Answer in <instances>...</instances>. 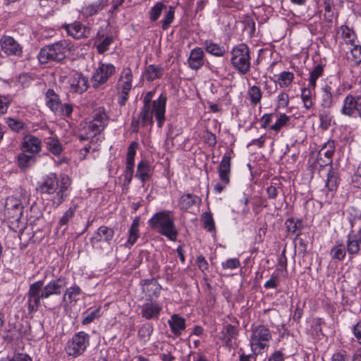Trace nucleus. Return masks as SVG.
Masks as SVG:
<instances>
[{
  "label": "nucleus",
  "mask_w": 361,
  "mask_h": 361,
  "mask_svg": "<svg viewBox=\"0 0 361 361\" xmlns=\"http://www.w3.org/2000/svg\"><path fill=\"white\" fill-rule=\"evenodd\" d=\"M221 334L222 341L227 346H230L232 339L235 338L238 334V329L235 326L228 324L224 326Z\"/></svg>",
  "instance_id": "nucleus-32"
},
{
  "label": "nucleus",
  "mask_w": 361,
  "mask_h": 361,
  "mask_svg": "<svg viewBox=\"0 0 361 361\" xmlns=\"http://www.w3.org/2000/svg\"><path fill=\"white\" fill-rule=\"evenodd\" d=\"M133 74L130 68H124L120 75L118 89L130 90L132 88Z\"/></svg>",
  "instance_id": "nucleus-29"
},
{
  "label": "nucleus",
  "mask_w": 361,
  "mask_h": 361,
  "mask_svg": "<svg viewBox=\"0 0 361 361\" xmlns=\"http://www.w3.org/2000/svg\"><path fill=\"white\" fill-rule=\"evenodd\" d=\"M224 269H235L240 266V260L238 258L228 259L221 263Z\"/></svg>",
  "instance_id": "nucleus-55"
},
{
  "label": "nucleus",
  "mask_w": 361,
  "mask_h": 361,
  "mask_svg": "<svg viewBox=\"0 0 361 361\" xmlns=\"http://www.w3.org/2000/svg\"><path fill=\"white\" fill-rule=\"evenodd\" d=\"M163 75V68L161 66L149 65L146 68L144 75L147 80L153 81L160 78Z\"/></svg>",
  "instance_id": "nucleus-36"
},
{
  "label": "nucleus",
  "mask_w": 361,
  "mask_h": 361,
  "mask_svg": "<svg viewBox=\"0 0 361 361\" xmlns=\"http://www.w3.org/2000/svg\"><path fill=\"white\" fill-rule=\"evenodd\" d=\"M338 173L333 168H330L325 180V188L327 190L326 199L331 200L334 197V192L338 188Z\"/></svg>",
  "instance_id": "nucleus-18"
},
{
  "label": "nucleus",
  "mask_w": 361,
  "mask_h": 361,
  "mask_svg": "<svg viewBox=\"0 0 361 361\" xmlns=\"http://www.w3.org/2000/svg\"><path fill=\"white\" fill-rule=\"evenodd\" d=\"M114 42L112 36H106L100 43L97 46V51L99 54H103L109 49V45Z\"/></svg>",
  "instance_id": "nucleus-53"
},
{
  "label": "nucleus",
  "mask_w": 361,
  "mask_h": 361,
  "mask_svg": "<svg viewBox=\"0 0 361 361\" xmlns=\"http://www.w3.org/2000/svg\"><path fill=\"white\" fill-rule=\"evenodd\" d=\"M320 100L321 106L324 109H329L333 106L335 102V96L331 82L326 83L321 88Z\"/></svg>",
  "instance_id": "nucleus-20"
},
{
  "label": "nucleus",
  "mask_w": 361,
  "mask_h": 361,
  "mask_svg": "<svg viewBox=\"0 0 361 361\" xmlns=\"http://www.w3.org/2000/svg\"><path fill=\"white\" fill-rule=\"evenodd\" d=\"M75 209L76 206H74L66 210L61 218L59 219V224L61 226L66 225L74 216Z\"/></svg>",
  "instance_id": "nucleus-52"
},
{
  "label": "nucleus",
  "mask_w": 361,
  "mask_h": 361,
  "mask_svg": "<svg viewBox=\"0 0 361 361\" xmlns=\"http://www.w3.org/2000/svg\"><path fill=\"white\" fill-rule=\"evenodd\" d=\"M172 333L175 336H180L181 331L185 329V320L178 314H173L168 321Z\"/></svg>",
  "instance_id": "nucleus-25"
},
{
  "label": "nucleus",
  "mask_w": 361,
  "mask_h": 361,
  "mask_svg": "<svg viewBox=\"0 0 361 361\" xmlns=\"http://www.w3.org/2000/svg\"><path fill=\"white\" fill-rule=\"evenodd\" d=\"M353 333L357 342L361 345V321H359L353 327Z\"/></svg>",
  "instance_id": "nucleus-64"
},
{
  "label": "nucleus",
  "mask_w": 361,
  "mask_h": 361,
  "mask_svg": "<svg viewBox=\"0 0 361 361\" xmlns=\"http://www.w3.org/2000/svg\"><path fill=\"white\" fill-rule=\"evenodd\" d=\"M73 49L74 45L70 40H61L42 48L38 55V59L43 64L49 61H61Z\"/></svg>",
  "instance_id": "nucleus-5"
},
{
  "label": "nucleus",
  "mask_w": 361,
  "mask_h": 361,
  "mask_svg": "<svg viewBox=\"0 0 361 361\" xmlns=\"http://www.w3.org/2000/svg\"><path fill=\"white\" fill-rule=\"evenodd\" d=\"M361 245V227L355 234L349 233L347 235V252L349 255H357L360 250Z\"/></svg>",
  "instance_id": "nucleus-21"
},
{
  "label": "nucleus",
  "mask_w": 361,
  "mask_h": 361,
  "mask_svg": "<svg viewBox=\"0 0 361 361\" xmlns=\"http://www.w3.org/2000/svg\"><path fill=\"white\" fill-rule=\"evenodd\" d=\"M87 79L78 72H73L69 79L71 90L78 93H82L87 89Z\"/></svg>",
  "instance_id": "nucleus-19"
},
{
  "label": "nucleus",
  "mask_w": 361,
  "mask_h": 361,
  "mask_svg": "<svg viewBox=\"0 0 361 361\" xmlns=\"http://www.w3.org/2000/svg\"><path fill=\"white\" fill-rule=\"evenodd\" d=\"M334 152L333 142L327 143L319 152L320 154H324L326 157L330 159Z\"/></svg>",
  "instance_id": "nucleus-63"
},
{
  "label": "nucleus",
  "mask_w": 361,
  "mask_h": 361,
  "mask_svg": "<svg viewBox=\"0 0 361 361\" xmlns=\"http://www.w3.org/2000/svg\"><path fill=\"white\" fill-rule=\"evenodd\" d=\"M350 52L347 54L348 60L354 64L361 62V46L353 44L348 47Z\"/></svg>",
  "instance_id": "nucleus-39"
},
{
  "label": "nucleus",
  "mask_w": 361,
  "mask_h": 361,
  "mask_svg": "<svg viewBox=\"0 0 361 361\" xmlns=\"http://www.w3.org/2000/svg\"><path fill=\"white\" fill-rule=\"evenodd\" d=\"M324 73V67L322 64H317L313 70L310 72L309 79V86L312 90H314L317 85V80L320 78Z\"/></svg>",
  "instance_id": "nucleus-42"
},
{
  "label": "nucleus",
  "mask_w": 361,
  "mask_h": 361,
  "mask_svg": "<svg viewBox=\"0 0 361 361\" xmlns=\"http://www.w3.org/2000/svg\"><path fill=\"white\" fill-rule=\"evenodd\" d=\"M289 104V97L287 93L285 92H281L277 96V105L276 107L279 108H286Z\"/></svg>",
  "instance_id": "nucleus-56"
},
{
  "label": "nucleus",
  "mask_w": 361,
  "mask_h": 361,
  "mask_svg": "<svg viewBox=\"0 0 361 361\" xmlns=\"http://www.w3.org/2000/svg\"><path fill=\"white\" fill-rule=\"evenodd\" d=\"M6 123L8 127L15 132H19L24 128V123L11 117H7L5 118Z\"/></svg>",
  "instance_id": "nucleus-51"
},
{
  "label": "nucleus",
  "mask_w": 361,
  "mask_h": 361,
  "mask_svg": "<svg viewBox=\"0 0 361 361\" xmlns=\"http://www.w3.org/2000/svg\"><path fill=\"white\" fill-rule=\"evenodd\" d=\"M42 141L39 137L30 134L25 135L23 137L20 148L24 152L35 155L42 151Z\"/></svg>",
  "instance_id": "nucleus-13"
},
{
  "label": "nucleus",
  "mask_w": 361,
  "mask_h": 361,
  "mask_svg": "<svg viewBox=\"0 0 361 361\" xmlns=\"http://www.w3.org/2000/svg\"><path fill=\"white\" fill-rule=\"evenodd\" d=\"M137 146L138 145L136 142H133L128 147L126 165L135 166V157Z\"/></svg>",
  "instance_id": "nucleus-48"
},
{
  "label": "nucleus",
  "mask_w": 361,
  "mask_h": 361,
  "mask_svg": "<svg viewBox=\"0 0 361 361\" xmlns=\"http://www.w3.org/2000/svg\"><path fill=\"white\" fill-rule=\"evenodd\" d=\"M11 100L8 96L0 95V114H5L7 112Z\"/></svg>",
  "instance_id": "nucleus-57"
},
{
  "label": "nucleus",
  "mask_w": 361,
  "mask_h": 361,
  "mask_svg": "<svg viewBox=\"0 0 361 361\" xmlns=\"http://www.w3.org/2000/svg\"><path fill=\"white\" fill-rule=\"evenodd\" d=\"M271 338V333L266 326L260 324L252 328L250 341L253 353L259 355L267 350L269 347V342Z\"/></svg>",
  "instance_id": "nucleus-6"
},
{
  "label": "nucleus",
  "mask_w": 361,
  "mask_h": 361,
  "mask_svg": "<svg viewBox=\"0 0 361 361\" xmlns=\"http://www.w3.org/2000/svg\"><path fill=\"white\" fill-rule=\"evenodd\" d=\"M204 228L209 231L214 228V221L210 214L205 213L203 217Z\"/></svg>",
  "instance_id": "nucleus-59"
},
{
  "label": "nucleus",
  "mask_w": 361,
  "mask_h": 361,
  "mask_svg": "<svg viewBox=\"0 0 361 361\" xmlns=\"http://www.w3.org/2000/svg\"><path fill=\"white\" fill-rule=\"evenodd\" d=\"M2 51L8 56H20L22 48L20 44L11 37L4 35L0 39Z\"/></svg>",
  "instance_id": "nucleus-15"
},
{
  "label": "nucleus",
  "mask_w": 361,
  "mask_h": 361,
  "mask_svg": "<svg viewBox=\"0 0 361 361\" xmlns=\"http://www.w3.org/2000/svg\"><path fill=\"white\" fill-rule=\"evenodd\" d=\"M201 203V199L195 195L185 194L182 195L178 202V206L182 210H188L192 206L199 205Z\"/></svg>",
  "instance_id": "nucleus-28"
},
{
  "label": "nucleus",
  "mask_w": 361,
  "mask_h": 361,
  "mask_svg": "<svg viewBox=\"0 0 361 361\" xmlns=\"http://www.w3.org/2000/svg\"><path fill=\"white\" fill-rule=\"evenodd\" d=\"M66 286V279L62 277L51 281L44 286L42 281L32 283L27 293L29 311L30 312L36 311L41 305V299H47L53 295H60L61 290Z\"/></svg>",
  "instance_id": "nucleus-1"
},
{
  "label": "nucleus",
  "mask_w": 361,
  "mask_h": 361,
  "mask_svg": "<svg viewBox=\"0 0 361 361\" xmlns=\"http://www.w3.org/2000/svg\"><path fill=\"white\" fill-rule=\"evenodd\" d=\"M142 292L149 297V300H152V298L159 297L161 286L154 279H146L142 281Z\"/></svg>",
  "instance_id": "nucleus-22"
},
{
  "label": "nucleus",
  "mask_w": 361,
  "mask_h": 361,
  "mask_svg": "<svg viewBox=\"0 0 361 361\" xmlns=\"http://www.w3.org/2000/svg\"><path fill=\"white\" fill-rule=\"evenodd\" d=\"M166 6L161 2L157 3L152 8L149 13V19L154 22L158 20L159 16H161L163 9L166 8Z\"/></svg>",
  "instance_id": "nucleus-47"
},
{
  "label": "nucleus",
  "mask_w": 361,
  "mask_h": 361,
  "mask_svg": "<svg viewBox=\"0 0 361 361\" xmlns=\"http://www.w3.org/2000/svg\"><path fill=\"white\" fill-rule=\"evenodd\" d=\"M231 159L230 155L225 154L219 164L218 172L221 182L216 183L214 188L217 193H221L230 182Z\"/></svg>",
  "instance_id": "nucleus-10"
},
{
  "label": "nucleus",
  "mask_w": 361,
  "mask_h": 361,
  "mask_svg": "<svg viewBox=\"0 0 361 361\" xmlns=\"http://www.w3.org/2000/svg\"><path fill=\"white\" fill-rule=\"evenodd\" d=\"M139 225L140 218L137 216L133 219L128 231V239L126 243V246L131 247L137 241L139 237Z\"/></svg>",
  "instance_id": "nucleus-31"
},
{
  "label": "nucleus",
  "mask_w": 361,
  "mask_h": 361,
  "mask_svg": "<svg viewBox=\"0 0 361 361\" xmlns=\"http://www.w3.org/2000/svg\"><path fill=\"white\" fill-rule=\"evenodd\" d=\"M338 34H341V37L347 45H353L355 44L356 35L353 29L346 25H341L338 31Z\"/></svg>",
  "instance_id": "nucleus-34"
},
{
  "label": "nucleus",
  "mask_w": 361,
  "mask_h": 361,
  "mask_svg": "<svg viewBox=\"0 0 361 361\" xmlns=\"http://www.w3.org/2000/svg\"><path fill=\"white\" fill-rule=\"evenodd\" d=\"M161 305L157 302L149 300L141 307V315L146 319H157L159 317Z\"/></svg>",
  "instance_id": "nucleus-16"
},
{
  "label": "nucleus",
  "mask_w": 361,
  "mask_h": 361,
  "mask_svg": "<svg viewBox=\"0 0 361 361\" xmlns=\"http://www.w3.org/2000/svg\"><path fill=\"white\" fill-rule=\"evenodd\" d=\"M313 90L310 86L302 89L301 91V99L303 103V106L306 109H310L313 106V96L312 93Z\"/></svg>",
  "instance_id": "nucleus-44"
},
{
  "label": "nucleus",
  "mask_w": 361,
  "mask_h": 361,
  "mask_svg": "<svg viewBox=\"0 0 361 361\" xmlns=\"http://www.w3.org/2000/svg\"><path fill=\"white\" fill-rule=\"evenodd\" d=\"M71 180L67 175L60 176V180L54 173H50L43 177L39 185V190L42 195H54L51 199L54 207H58L68 196V190Z\"/></svg>",
  "instance_id": "nucleus-2"
},
{
  "label": "nucleus",
  "mask_w": 361,
  "mask_h": 361,
  "mask_svg": "<svg viewBox=\"0 0 361 361\" xmlns=\"http://www.w3.org/2000/svg\"><path fill=\"white\" fill-rule=\"evenodd\" d=\"M46 103L52 111L56 112V111L60 109L61 102L55 92L49 89L46 92Z\"/></svg>",
  "instance_id": "nucleus-33"
},
{
  "label": "nucleus",
  "mask_w": 361,
  "mask_h": 361,
  "mask_svg": "<svg viewBox=\"0 0 361 361\" xmlns=\"http://www.w3.org/2000/svg\"><path fill=\"white\" fill-rule=\"evenodd\" d=\"M290 116L285 114H281L276 120V122L270 126V130L278 133L282 128L288 124V123L290 121Z\"/></svg>",
  "instance_id": "nucleus-46"
},
{
  "label": "nucleus",
  "mask_w": 361,
  "mask_h": 361,
  "mask_svg": "<svg viewBox=\"0 0 361 361\" xmlns=\"http://www.w3.org/2000/svg\"><path fill=\"white\" fill-rule=\"evenodd\" d=\"M294 74L290 71H283L278 75L275 82L281 87L286 88L289 87L294 80Z\"/></svg>",
  "instance_id": "nucleus-35"
},
{
  "label": "nucleus",
  "mask_w": 361,
  "mask_h": 361,
  "mask_svg": "<svg viewBox=\"0 0 361 361\" xmlns=\"http://www.w3.org/2000/svg\"><path fill=\"white\" fill-rule=\"evenodd\" d=\"M189 67L192 70L200 69L204 64V52L201 48L196 47L191 50L188 59Z\"/></svg>",
  "instance_id": "nucleus-23"
},
{
  "label": "nucleus",
  "mask_w": 361,
  "mask_h": 361,
  "mask_svg": "<svg viewBox=\"0 0 361 361\" xmlns=\"http://www.w3.org/2000/svg\"><path fill=\"white\" fill-rule=\"evenodd\" d=\"M134 173V166L126 165V169L123 174V184L124 186L128 187L131 183Z\"/></svg>",
  "instance_id": "nucleus-54"
},
{
  "label": "nucleus",
  "mask_w": 361,
  "mask_h": 361,
  "mask_svg": "<svg viewBox=\"0 0 361 361\" xmlns=\"http://www.w3.org/2000/svg\"><path fill=\"white\" fill-rule=\"evenodd\" d=\"M321 125L326 128L331 122V117L329 113L325 110L320 111L319 114Z\"/></svg>",
  "instance_id": "nucleus-61"
},
{
  "label": "nucleus",
  "mask_w": 361,
  "mask_h": 361,
  "mask_svg": "<svg viewBox=\"0 0 361 361\" xmlns=\"http://www.w3.org/2000/svg\"><path fill=\"white\" fill-rule=\"evenodd\" d=\"M72 111H73V106L71 104H63L61 103L60 109L56 111L55 113L58 114L69 116L72 114Z\"/></svg>",
  "instance_id": "nucleus-62"
},
{
  "label": "nucleus",
  "mask_w": 361,
  "mask_h": 361,
  "mask_svg": "<svg viewBox=\"0 0 361 361\" xmlns=\"http://www.w3.org/2000/svg\"><path fill=\"white\" fill-rule=\"evenodd\" d=\"M347 247L341 243L336 242V244L331 249L330 255L334 259L343 260L346 255Z\"/></svg>",
  "instance_id": "nucleus-41"
},
{
  "label": "nucleus",
  "mask_w": 361,
  "mask_h": 361,
  "mask_svg": "<svg viewBox=\"0 0 361 361\" xmlns=\"http://www.w3.org/2000/svg\"><path fill=\"white\" fill-rule=\"evenodd\" d=\"M247 97L252 106L259 104L262 97V92L259 87L257 85L250 86L247 90Z\"/></svg>",
  "instance_id": "nucleus-37"
},
{
  "label": "nucleus",
  "mask_w": 361,
  "mask_h": 361,
  "mask_svg": "<svg viewBox=\"0 0 361 361\" xmlns=\"http://www.w3.org/2000/svg\"><path fill=\"white\" fill-rule=\"evenodd\" d=\"M114 236V231L112 228L101 226L90 238V243L93 246L102 240L110 243Z\"/></svg>",
  "instance_id": "nucleus-17"
},
{
  "label": "nucleus",
  "mask_w": 361,
  "mask_h": 361,
  "mask_svg": "<svg viewBox=\"0 0 361 361\" xmlns=\"http://www.w3.org/2000/svg\"><path fill=\"white\" fill-rule=\"evenodd\" d=\"M109 117L104 108H98L94 111L93 118L85 126L86 131L90 136L100 133L107 126Z\"/></svg>",
  "instance_id": "nucleus-9"
},
{
  "label": "nucleus",
  "mask_w": 361,
  "mask_h": 361,
  "mask_svg": "<svg viewBox=\"0 0 361 361\" xmlns=\"http://www.w3.org/2000/svg\"><path fill=\"white\" fill-rule=\"evenodd\" d=\"M286 227L287 231L290 233L296 234V235H299V232L302 228V221L297 219H294L293 218L288 219L286 220Z\"/></svg>",
  "instance_id": "nucleus-45"
},
{
  "label": "nucleus",
  "mask_w": 361,
  "mask_h": 361,
  "mask_svg": "<svg viewBox=\"0 0 361 361\" xmlns=\"http://www.w3.org/2000/svg\"><path fill=\"white\" fill-rule=\"evenodd\" d=\"M45 143L47 149L53 154L59 156L63 152V147L56 137H49Z\"/></svg>",
  "instance_id": "nucleus-38"
},
{
  "label": "nucleus",
  "mask_w": 361,
  "mask_h": 361,
  "mask_svg": "<svg viewBox=\"0 0 361 361\" xmlns=\"http://www.w3.org/2000/svg\"><path fill=\"white\" fill-rule=\"evenodd\" d=\"M355 111H357L356 97L348 95L344 99L341 112L348 116H353Z\"/></svg>",
  "instance_id": "nucleus-30"
},
{
  "label": "nucleus",
  "mask_w": 361,
  "mask_h": 361,
  "mask_svg": "<svg viewBox=\"0 0 361 361\" xmlns=\"http://www.w3.org/2000/svg\"><path fill=\"white\" fill-rule=\"evenodd\" d=\"M150 227L171 241L177 240L178 231L172 212L164 210L154 214L148 221Z\"/></svg>",
  "instance_id": "nucleus-3"
},
{
  "label": "nucleus",
  "mask_w": 361,
  "mask_h": 361,
  "mask_svg": "<svg viewBox=\"0 0 361 361\" xmlns=\"http://www.w3.org/2000/svg\"><path fill=\"white\" fill-rule=\"evenodd\" d=\"M81 293V289L78 286H73L68 288L63 295V300L67 296L71 302L76 301Z\"/></svg>",
  "instance_id": "nucleus-49"
},
{
  "label": "nucleus",
  "mask_w": 361,
  "mask_h": 361,
  "mask_svg": "<svg viewBox=\"0 0 361 361\" xmlns=\"http://www.w3.org/2000/svg\"><path fill=\"white\" fill-rule=\"evenodd\" d=\"M115 73L116 68L113 64L101 63L92 77L93 87L97 88L106 83Z\"/></svg>",
  "instance_id": "nucleus-12"
},
{
  "label": "nucleus",
  "mask_w": 361,
  "mask_h": 361,
  "mask_svg": "<svg viewBox=\"0 0 361 361\" xmlns=\"http://www.w3.org/2000/svg\"><path fill=\"white\" fill-rule=\"evenodd\" d=\"M1 361H32V358L24 353H17L12 357H8Z\"/></svg>",
  "instance_id": "nucleus-58"
},
{
  "label": "nucleus",
  "mask_w": 361,
  "mask_h": 361,
  "mask_svg": "<svg viewBox=\"0 0 361 361\" xmlns=\"http://www.w3.org/2000/svg\"><path fill=\"white\" fill-rule=\"evenodd\" d=\"M99 312H100L99 309H96L94 311H92V312L87 313V314L83 318L82 324L84 325H86V324H88L91 323L92 322H93V320L95 318H97L99 316Z\"/></svg>",
  "instance_id": "nucleus-60"
},
{
  "label": "nucleus",
  "mask_w": 361,
  "mask_h": 361,
  "mask_svg": "<svg viewBox=\"0 0 361 361\" xmlns=\"http://www.w3.org/2000/svg\"><path fill=\"white\" fill-rule=\"evenodd\" d=\"M166 97L161 94L159 98L146 106H143L139 118L143 126H152L154 116L159 128H161L165 121Z\"/></svg>",
  "instance_id": "nucleus-4"
},
{
  "label": "nucleus",
  "mask_w": 361,
  "mask_h": 361,
  "mask_svg": "<svg viewBox=\"0 0 361 361\" xmlns=\"http://www.w3.org/2000/svg\"><path fill=\"white\" fill-rule=\"evenodd\" d=\"M89 335L84 331L75 334L66 347L67 354L74 357L82 355L89 345Z\"/></svg>",
  "instance_id": "nucleus-8"
},
{
  "label": "nucleus",
  "mask_w": 361,
  "mask_h": 361,
  "mask_svg": "<svg viewBox=\"0 0 361 361\" xmlns=\"http://www.w3.org/2000/svg\"><path fill=\"white\" fill-rule=\"evenodd\" d=\"M63 27L66 30L68 35L75 39L87 38L90 34V30L78 21L66 24L63 25Z\"/></svg>",
  "instance_id": "nucleus-14"
},
{
  "label": "nucleus",
  "mask_w": 361,
  "mask_h": 361,
  "mask_svg": "<svg viewBox=\"0 0 361 361\" xmlns=\"http://www.w3.org/2000/svg\"><path fill=\"white\" fill-rule=\"evenodd\" d=\"M231 62L240 74L247 73L250 69V49L245 44H240L231 51Z\"/></svg>",
  "instance_id": "nucleus-7"
},
{
  "label": "nucleus",
  "mask_w": 361,
  "mask_h": 361,
  "mask_svg": "<svg viewBox=\"0 0 361 361\" xmlns=\"http://www.w3.org/2000/svg\"><path fill=\"white\" fill-rule=\"evenodd\" d=\"M36 162V157L34 154H27V152L19 153L17 156L16 163L18 166L22 171H26L30 169Z\"/></svg>",
  "instance_id": "nucleus-27"
},
{
  "label": "nucleus",
  "mask_w": 361,
  "mask_h": 361,
  "mask_svg": "<svg viewBox=\"0 0 361 361\" xmlns=\"http://www.w3.org/2000/svg\"><path fill=\"white\" fill-rule=\"evenodd\" d=\"M154 331L152 324L147 323L143 324L138 330L137 336L140 341L146 343L150 338Z\"/></svg>",
  "instance_id": "nucleus-43"
},
{
  "label": "nucleus",
  "mask_w": 361,
  "mask_h": 361,
  "mask_svg": "<svg viewBox=\"0 0 361 361\" xmlns=\"http://www.w3.org/2000/svg\"><path fill=\"white\" fill-rule=\"evenodd\" d=\"M109 3V0H99L94 3L85 5L82 8L81 13L85 17H90L97 14L103 10Z\"/></svg>",
  "instance_id": "nucleus-24"
},
{
  "label": "nucleus",
  "mask_w": 361,
  "mask_h": 361,
  "mask_svg": "<svg viewBox=\"0 0 361 361\" xmlns=\"http://www.w3.org/2000/svg\"><path fill=\"white\" fill-rule=\"evenodd\" d=\"M175 9L173 6H169L167 13L165 14L164 19L161 21L163 30H167L171 23L173 21Z\"/></svg>",
  "instance_id": "nucleus-50"
},
{
  "label": "nucleus",
  "mask_w": 361,
  "mask_h": 361,
  "mask_svg": "<svg viewBox=\"0 0 361 361\" xmlns=\"http://www.w3.org/2000/svg\"><path fill=\"white\" fill-rule=\"evenodd\" d=\"M152 175V168L146 161H141L137 167L135 177L139 178L142 183L149 180Z\"/></svg>",
  "instance_id": "nucleus-26"
},
{
  "label": "nucleus",
  "mask_w": 361,
  "mask_h": 361,
  "mask_svg": "<svg viewBox=\"0 0 361 361\" xmlns=\"http://www.w3.org/2000/svg\"><path fill=\"white\" fill-rule=\"evenodd\" d=\"M206 51L214 56H222L226 53L225 48L219 44L213 42L211 40H207L204 42Z\"/></svg>",
  "instance_id": "nucleus-40"
},
{
  "label": "nucleus",
  "mask_w": 361,
  "mask_h": 361,
  "mask_svg": "<svg viewBox=\"0 0 361 361\" xmlns=\"http://www.w3.org/2000/svg\"><path fill=\"white\" fill-rule=\"evenodd\" d=\"M23 213V206L20 198L13 195L6 198L4 215L13 221H19Z\"/></svg>",
  "instance_id": "nucleus-11"
}]
</instances>
